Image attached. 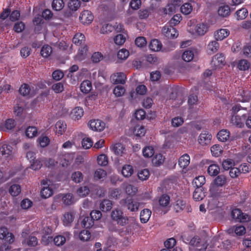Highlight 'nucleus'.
I'll list each match as a JSON object with an SVG mask.
<instances>
[{
  "instance_id": "obj_23",
  "label": "nucleus",
  "mask_w": 251,
  "mask_h": 251,
  "mask_svg": "<svg viewBox=\"0 0 251 251\" xmlns=\"http://www.w3.org/2000/svg\"><path fill=\"white\" fill-rule=\"evenodd\" d=\"M190 156L188 154L182 155L178 160V165L180 167L184 169L187 167L190 163Z\"/></svg>"
},
{
  "instance_id": "obj_45",
  "label": "nucleus",
  "mask_w": 251,
  "mask_h": 251,
  "mask_svg": "<svg viewBox=\"0 0 251 251\" xmlns=\"http://www.w3.org/2000/svg\"><path fill=\"white\" fill-rule=\"evenodd\" d=\"M142 152L143 156L146 158L152 157L154 153V149L151 146H147L145 147Z\"/></svg>"
},
{
  "instance_id": "obj_31",
  "label": "nucleus",
  "mask_w": 251,
  "mask_h": 251,
  "mask_svg": "<svg viewBox=\"0 0 251 251\" xmlns=\"http://www.w3.org/2000/svg\"><path fill=\"white\" fill-rule=\"evenodd\" d=\"M71 116L75 120H78L83 115V110L82 108L76 107L71 112Z\"/></svg>"
},
{
  "instance_id": "obj_20",
  "label": "nucleus",
  "mask_w": 251,
  "mask_h": 251,
  "mask_svg": "<svg viewBox=\"0 0 251 251\" xmlns=\"http://www.w3.org/2000/svg\"><path fill=\"white\" fill-rule=\"evenodd\" d=\"M229 234L235 233L237 235L241 236L246 233V228L244 226H233L227 229Z\"/></svg>"
},
{
  "instance_id": "obj_16",
  "label": "nucleus",
  "mask_w": 251,
  "mask_h": 251,
  "mask_svg": "<svg viewBox=\"0 0 251 251\" xmlns=\"http://www.w3.org/2000/svg\"><path fill=\"white\" fill-rule=\"evenodd\" d=\"M70 235L71 234L69 232H65L64 235L56 236L53 239V242L55 245L57 246H62L65 243L67 239H70Z\"/></svg>"
},
{
  "instance_id": "obj_35",
  "label": "nucleus",
  "mask_w": 251,
  "mask_h": 251,
  "mask_svg": "<svg viewBox=\"0 0 251 251\" xmlns=\"http://www.w3.org/2000/svg\"><path fill=\"white\" fill-rule=\"evenodd\" d=\"M85 41V36L81 33H77L75 34L73 39V43L77 46L81 45L84 43Z\"/></svg>"
},
{
  "instance_id": "obj_12",
  "label": "nucleus",
  "mask_w": 251,
  "mask_h": 251,
  "mask_svg": "<svg viewBox=\"0 0 251 251\" xmlns=\"http://www.w3.org/2000/svg\"><path fill=\"white\" fill-rule=\"evenodd\" d=\"M247 116L243 114L241 116L234 114L231 118V123L238 127H242L244 125V122L246 120Z\"/></svg>"
},
{
  "instance_id": "obj_28",
  "label": "nucleus",
  "mask_w": 251,
  "mask_h": 251,
  "mask_svg": "<svg viewBox=\"0 0 251 251\" xmlns=\"http://www.w3.org/2000/svg\"><path fill=\"white\" fill-rule=\"evenodd\" d=\"M219 48V44L217 40L212 41L207 45V52L209 54H213L216 52Z\"/></svg>"
},
{
  "instance_id": "obj_8",
  "label": "nucleus",
  "mask_w": 251,
  "mask_h": 251,
  "mask_svg": "<svg viewBox=\"0 0 251 251\" xmlns=\"http://www.w3.org/2000/svg\"><path fill=\"white\" fill-rule=\"evenodd\" d=\"M88 126L92 130L100 132L105 128V124L100 120H93L89 121Z\"/></svg>"
},
{
  "instance_id": "obj_50",
  "label": "nucleus",
  "mask_w": 251,
  "mask_h": 251,
  "mask_svg": "<svg viewBox=\"0 0 251 251\" xmlns=\"http://www.w3.org/2000/svg\"><path fill=\"white\" fill-rule=\"evenodd\" d=\"M94 225V221L91 217H85L81 222V225L83 227L88 228L92 227Z\"/></svg>"
},
{
  "instance_id": "obj_57",
  "label": "nucleus",
  "mask_w": 251,
  "mask_h": 251,
  "mask_svg": "<svg viewBox=\"0 0 251 251\" xmlns=\"http://www.w3.org/2000/svg\"><path fill=\"white\" fill-rule=\"evenodd\" d=\"M170 202V197L166 195H163L159 199V203L160 206L166 207Z\"/></svg>"
},
{
  "instance_id": "obj_22",
  "label": "nucleus",
  "mask_w": 251,
  "mask_h": 251,
  "mask_svg": "<svg viewBox=\"0 0 251 251\" xmlns=\"http://www.w3.org/2000/svg\"><path fill=\"white\" fill-rule=\"evenodd\" d=\"M112 202L109 200H104L100 204V208L103 212L110 211L112 208Z\"/></svg>"
},
{
  "instance_id": "obj_60",
  "label": "nucleus",
  "mask_w": 251,
  "mask_h": 251,
  "mask_svg": "<svg viewBox=\"0 0 251 251\" xmlns=\"http://www.w3.org/2000/svg\"><path fill=\"white\" fill-rule=\"evenodd\" d=\"M97 162L100 166H106L108 162V158L104 154H100L98 156Z\"/></svg>"
},
{
  "instance_id": "obj_36",
  "label": "nucleus",
  "mask_w": 251,
  "mask_h": 251,
  "mask_svg": "<svg viewBox=\"0 0 251 251\" xmlns=\"http://www.w3.org/2000/svg\"><path fill=\"white\" fill-rule=\"evenodd\" d=\"M73 155L72 154H66L62 156V160L60 164L63 167H67L70 165L73 160Z\"/></svg>"
},
{
  "instance_id": "obj_24",
  "label": "nucleus",
  "mask_w": 251,
  "mask_h": 251,
  "mask_svg": "<svg viewBox=\"0 0 251 251\" xmlns=\"http://www.w3.org/2000/svg\"><path fill=\"white\" fill-rule=\"evenodd\" d=\"M220 168L218 164L212 163L207 168V173L210 176H216L220 172Z\"/></svg>"
},
{
  "instance_id": "obj_30",
  "label": "nucleus",
  "mask_w": 251,
  "mask_h": 251,
  "mask_svg": "<svg viewBox=\"0 0 251 251\" xmlns=\"http://www.w3.org/2000/svg\"><path fill=\"white\" fill-rule=\"evenodd\" d=\"M178 7V3H173V2L169 4L163 9V13L165 15H171L176 12Z\"/></svg>"
},
{
  "instance_id": "obj_13",
  "label": "nucleus",
  "mask_w": 251,
  "mask_h": 251,
  "mask_svg": "<svg viewBox=\"0 0 251 251\" xmlns=\"http://www.w3.org/2000/svg\"><path fill=\"white\" fill-rule=\"evenodd\" d=\"M163 34L168 38H175L178 35L176 29L170 25V26L166 25L162 28Z\"/></svg>"
},
{
  "instance_id": "obj_44",
  "label": "nucleus",
  "mask_w": 251,
  "mask_h": 251,
  "mask_svg": "<svg viewBox=\"0 0 251 251\" xmlns=\"http://www.w3.org/2000/svg\"><path fill=\"white\" fill-rule=\"evenodd\" d=\"M112 150L116 154L121 155L124 153L125 148L122 144L117 143L112 147Z\"/></svg>"
},
{
  "instance_id": "obj_56",
  "label": "nucleus",
  "mask_w": 251,
  "mask_h": 251,
  "mask_svg": "<svg viewBox=\"0 0 251 251\" xmlns=\"http://www.w3.org/2000/svg\"><path fill=\"white\" fill-rule=\"evenodd\" d=\"M137 188L130 184H127L125 187V191L128 195L133 196L136 194L137 192Z\"/></svg>"
},
{
  "instance_id": "obj_52",
  "label": "nucleus",
  "mask_w": 251,
  "mask_h": 251,
  "mask_svg": "<svg viewBox=\"0 0 251 251\" xmlns=\"http://www.w3.org/2000/svg\"><path fill=\"white\" fill-rule=\"evenodd\" d=\"M64 6L63 0H53L52 3V8L56 11L61 10Z\"/></svg>"
},
{
  "instance_id": "obj_3",
  "label": "nucleus",
  "mask_w": 251,
  "mask_h": 251,
  "mask_svg": "<svg viewBox=\"0 0 251 251\" xmlns=\"http://www.w3.org/2000/svg\"><path fill=\"white\" fill-rule=\"evenodd\" d=\"M226 183L227 178L225 176L221 175L217 176L210 185V194L213 196H216L219 194L218 188L225 186Z\"/></svg>"
},
{
  "instance_id": "obj_2",
  "label": "nucleus",
  "mask_w": 251,
  "mask_h": 251,
  "mask_svg": "<svg viewBox=\"0 0 251 251\" xmlns=\"http://www.w3.org/2000/svg\"><path fill=\"white\" fill-rule=\"evenodd\" d=\"M111 219L118 225L123 226L128 224L129 219L122 210L115 208L111 213Z\"/></svg>"
},
{
  "instance_id": "obj_4",
  "label": "nucleus",
  "mask_w": 251,
  "mask_h": 251,
  "mask_svg": "<svg viewBox=\"0 0 251 251\" xmlns=\"http://www.w3.org/2000/svg\"><path fill=\"white\" fill-rule=\"evenodd\" d=\"M120 203L121 206L126 207L127 209L131 212L137 211L140 204V202L129 198L121 200Z\"/></svg>"
},
{
  "instance_id": "obj_49",
  "label": "nucleus",
  "mask_w": 251,
  "mask_h": 251,
  "mask_svg": "<svg viewBox=\"0 0 251 251\" xmlns=\"http://www.w3.org/2000/svg\"><path fill=\"white\" fill-rule=\"evenodd\" d=\"M71 178L72 180L75 183H79L82 181L83 176L80 172L77 171L72 174Z\"/></svg>"
},
{
  "instance_id": "obj_27",
  "label": "nucleus",
  "mask_w": 251,
  "mask_h": 251,
  "mask_svg": "<svg viewBox=\"0 0 251 251\" xmlns=\"http://www.w3.org/2000/svg\"><path fill=\"white\" fill-rule=\"evenodd\" d=\"M151 214V211L149 209H144L140 213V221L143 223H146L150 219Z\"/></svg>"
},
{
  "instance_id": "obj_48",
  "label": "nucleus",
  "mask_w": 251,
  "mask_h": 251,
  "mask_svg": "<svg viewBox=\"0 0 251 251\" xmlns=\"http://www.w3.org/2000/svg\"><path fill=\"white\" fill-rule=\"evenodd\" d=\"M192 10L193 6L189 3H184L180 8L181 12L184 15L189 14L192 12Z\"/></svg>"
},
{
  "instance_id": "obj_43",
  "label": "nucleus",
  "mask_w": 251,
  "mask_h": 251,
  "mask_svg": "<svg viewBox=\"0 0 251 251\" xmlns=\"http://www.w3.org/2000/svg\"><path fill=\"white\" fill-rule=\"evenodd\" d=\"M52 48L49 45H45L42 47L41 50V55L45 57H48L52 53Z\"/></svg>"
},
{
  "instance_id": "obj_32",
  "label": "nucleus",
  "mask_w": 251,
  "mask_h": 251,
  "mask_svg": "<svg viewBox=\"0 0 251 251\" xmlns=\"http://www.w3.org/2000/svg\"><path fill=\"white\" fill-rule=\"evenodd\" d=\"M92 89V84L89 80H84L80 84V89L81 91L85 94L88 93Z\"/></svg>"
},
{
  "instance_id": "obj_25",
  "label": "nucleus",
  "mask_w": 251,
  "mask_h": 251,
  "mask_svg": "<svg viewBox=\"0 0 251 251\" xmlns=\"http://www.w3.org/2000/svg\"><path fill=\"white\" fill-rule=\"evenodd\" d=\"M162 47L161 43L157 39L152 40L149 45L150 49L154 51H160Z\"/></svg>"
},
{
  "instance_id": "obj_34",
  "label": "nucleus",
  "mask_w": 251,
  "mask_h": 251,
  "mask_svg": "<svg viewBox=\"0 0 251 251\" xmlns=\"http://www.w3.org/2000/svg\"><path fill=\"white\" fill-rule=\"evenodd\" d=\"M229 132L226 129H222L217 134L218 140L221 142H225L229 138Z\"/></svg>"
},
{
  "instance_id": "obj_6",
  "label": "nucleus",
  "mask_w": 251,
  "mask_h": 251,
  "mask_svg": "<svg viewBox=\"0 0 251 251\" xmlns=\"http://www.w3.org/2000/svg\"><path fill=\"white\" fill-rule=\"evenodd\" d=\"M110 81L111 83L114 84H122L126 83V76L125 73L122 72H117L113 73L110 76Z\"/></svg>"
},
{
  "instance_id": "obj_1",
  "label": "nucleus",
  "mask_w": 251,
  "mask_h": 251,
  "mask_svg": "<svg viewBox=\"0 0 251 251\" xmlns=\"http://www.w3.org/2000/svg\"><path fill=\"white\" fill-rule=\"evenodd\" d=\"M188 31L195 37H201L205 35L209 31V25L205 22L197 23L194 19L189 21L187 23Z\"/></svg>"
},
{
  "instance_id": "obj_42",
  "label": "nucleus",
  "mask_w": 251,
  "mask_h": 251,
  "mask_svg": "<svg viewBox=\"0 0 251 251\" xmlns=\"http://www.w3.org/2000/svg\"><path fill=\"white\" fill-rule=\"evenodd\" d=\"M21 191V186L18 184H13L9 189V193L13 197L18 196Z\"/></svg>"
},
{
  "instance_id": "obj_17",
  "label": "nucleus",
  "mask_w": 251,
  "mask_h": 251,
  "mask_svg": "<svg viewBox=\"0 0 251 251\" xmlns=\"http://www.w3.org/2000/svg\"><path fill=\"white\" fill-rule=\"evenodd\" d=\"M229 34V31L227 29L221 28L214 32V37L217 41H222L226 38Z\"/></svg>"
},
{
  "instance_id": "obj_14",
  "label": "nucleus",
  "mask_w": 251,
  "mask_h": 251,
  "mask_svg": "<svg viewBox=\"0 0 251 251\" xmlns=\"http://www.w3.org/2000/svg\"><path fill=\"white\" fill-rule=\"evenodd\" d=\"M0 239H4L6 242L11 243L14 241V236L8 232L6 228L1 227L0 228Z\"/></svg>"
},
{
  "instance_id": "obj_39",
  "label": "nucleus",
  "mask_w": 251,
  "mask_h": 251,
  "mask_svg": "<svg viewBox=\"0 0 251 251\" xmlns=\"http://www.w3.org/2000/svg\"><path fill=\"white\" fill-rule=\"evenodd\" d=\"M194 56V50H185L182 54V58L186 62L192 61Z\"/></svg>"
},
{
  "instance_id": "obj_10",
  "label": "nucleus",
  "mask_w": 251,
  "mask_h": 251,
  "mask_svg": "<svg viewBox=\"0 0 251 251\" xmlns=\"http://www.w3.org/2000/svg\"><path fill=\"white\" fill-rule=\"evenodd\" d=\"M225 64V58L222 53L215 55L211 61V65L215 69L220 68Z\"/></svg>"
},
{
  "instance_id": "obj_33",
  "label": "nucleus",
  "mask_w": 251,
  "mask_h": 251,
  "mask_svg": "<svg viewBox=\"0 0 251 251\" xmlns=\"http://www.w3.org/2000/svg\"><path fill=\"white\" fill-rule=\"evenodd\" d=\"M194 199L196 201H200L205 197L204 192L202 188H196L193 193V195Z\"/></svg>"
},
{
  "instance_id": "obj_37",
  "label": "nucleus",
  "mask_w": 251,
  "mask_h": 251,
  "mask_svg": "<svg viewBox=\"0 0 251 251\" xmlns=\"http://www.w3.org/2000/svg\"><path fill=\"white\" fill-rule=\"evenodd\" d=\"M230 13V8L228 5H223L219 7L218 13L222 17H226L229 15Z\"/></svg>"
},
{
  "instance_id": "obj_26",
  "label": "nucleus",
  "mask_w": 251,
  "mask_h": 251,
  "mask_svg": "<svg viewBox=\"0 0 251 251\" xmlns=\"http://www.w3.org/2000/svg\"><path fill=\"white\" fill-rule=\"evenodd\" d=\"M66 129V124L61 121H58L55 124V132L58 135L63 134Z\"/></svg>"
},
{
  "instance_id": "obj_29",
  "label": "nucleus",
  "mask_w": 251,
  "mask_h": 251,
  "mask_svg": "<svg viewBox=\"0 0 251 251\" xmlns=\"http://www.w3.org/2000/svg\"><path fill=\"white\" fill-rule=\"evenodd\" d=\"M23 244L29 247H34L37 245L38 241L35 236H29L22 242Z\"/></svg>"
},
{
  "instance_id": "obj_40",
  "label": "nucleus",
  "mask_w": 251,
  "mask_h": 251,
  "mask_svg": "<svg viewBox=\"0 0 251 251\" xmlns=\"http://www.w3.org/2000/svg\"><path fill=\"white\" fill-rule=\"evenodd\" d=\"M205 183V177L203 176H200L196 177L193 181V184L197 188H201V186Z\"/></svg>"
},
{
  "instance_id": "obj_63",
  "label": "nucleus",
  "mask_w": 251,
  "mask_h": 251,
  "mask_svg": "<svg viewBox=\"0 0 251 251\" xmlns=\"http://www.w3.org/2000/svg\"><path fill=\"white\" fill-rule=\"evenodd\" d=\"M164 157L161 154H156L152 159V163L156 166H158L163 163Z\"/></svg>"
},
{
  "instance_id": "obj_18",
  "label": "nucleus",
  "mask_w": 251,
  "mask_h": 251,
  "mask_svg": "<svg viewBox=\"0 0 251 251\" xmlns=\"http://www.w3.org/2000/svg\"><path fill=\"white\" fill-rule=\"evenodd\" d=\"M212 139V135L208 132L201 133L199 137L198 142L201 145L209 144Z\"/></svg>"
},
{
  "instance_id": "obj_54",
  "label": "nucleus",
  "mask_w": 251,
  "mask_h": 251,
  "mask_svg": "<svg viewBox=\"0 0 251 251\" xmlns=\"http://www.w3.org/2000/svg\"><path fill=\"white\" fill-rule=\"evenodd\" d=\"M126 92L125 88L122 86H117L113 90V94L117 97H120L124 95Z\"/></svg>"
},
{
  "instance_id": "obj_61",
  "label": "nucleus",
  "mask_w": 251,
  "mask_h": 251,
  "mask_svg": "<svg viewBox=\"0 0 251 251\" xmlns=\"http://www.w3.org/2000/svg\"><path fill=\"white\" fill-rule=\"evenodd\" d=\"M80 5V1L78 0H71L68 3L69 8L73 11L77 10Z\"/></svg>"
},
{
  "instance_id": "obj_55",
  "label": "nucleus",
  "mask_w": 251,
  "mask_h": 251,
  "mask_svg": "<svg viewBox=\"0 0 251 251\" xmlns=\"http://www.w3.org/2000/svg\"><path fill=\"white\" fill-rule=\"evenodd\" d=\"M91 237V233L87 230H83L79 234V238L82 241H87Z\"/></svg>"
},
{
  "instance_id": "obj_7",
  "label": "nucleus",
  "mask_w": 251,
  "mask_h": 251,
  "mask_svg": "<svg viewBox=\"0 0 251 251\" xmlns=\"http://www.w3.org/2000/svg\"><path fill=\"white\" fill-rule=\"evenodd\" d=\"M232 219L236 220L240 222H245L249 220V216L242 212L239 209H233L231 213Z\"/></svg>"
},
{
  "instance_id": "obj_15",
  "label": "nucleus",
  "mask_w": 251,
  "mask_h": 251,
  "mask_svg": "<svg viewBox=\"0 0 251 251\" xmlns=\"http://www.w3.org/2000/svg\"><path fill=\"white\" fill-rule=\"evenodd\" d=\"M75 214L73 211L65 212L63 215L62 220L65 226H70L74 221Z\"/></svg>"
},
{
  "instance_id": "obj_5",
  "label": "nucleus",
  "mask_w": 251,
  "mask_h": 251,
  "mask_svg": "<svg viewBox=\"0 0 251 251\" xmlns=\"http://www.w3.org/2000/svg\"><path fill=\"white\" fill-rule=\"evenodd\" d=\"M43 186L41 191V197L47 199L53 194V185L49 180H44L42 182Z\"/></svg>"
},
{
  "instance_id": "obj_53",
  "label": "nucleus",
  "mask_w": 251,
  "mask_h": 251,
  "mask_svg": "<svg viewBox=\"0 0 251 251\" xmlns=\"http://www.w3.org/2000/svg\"><path fill=\"white\" fill-rule=\"evenodd\" d=\"M37 134V130L34 126H29L27 128L25 131L26 136L30 138L36 136Z\"/></svg>"
},
{
  "instance_id": "obj_64",
  "label": "nucleus",
  "mask_w": 251,
  "mask_h": 251,
  "mask_svg": "<svg viewBox=\"0 0 251 251\" xmlns=\"http://www.w3.org/2000/svg\"><path fill=\"white\" fill-rule=\"evenodd\" d=\"M89 189L86 186H83L80 187L77 190V194L80 197H84L87 196L89 193Z\"/></svg>"
},
{
  "instance_id": "obj_62",
  "label": "nucleus",
  "mask_w": 251,
  "mask_h": 251,
  "mask_svg": "<svg viewBox=\"0 0 251 251\" xmlns=\"http://www.w3.org/2000/svg\"><path fill=\"white\" fill-rule=\"evenodd\" d=\"M106 176V172L101 169H98L95 172L94 177L96 179H102L105 178Z\"/></svg>"
},
{
  "instance_id": "obj_38",
  "label": "nucleus",
  "mask_w": 251,
  "mask_h": 251,
  "mask_svg": "<svg viewBox=\"0 0 251 251\" xmlns=\"http://www.w3.org/2000/svg\"><path fill=\"white\" fill-rule=\"evenodd\" d=\"M133 173L132 167L130 165H125L122 168V174L126 177L130 176Z\"/></svg>"
},
{
  "instance_id": "obj_59",
  "label": "nucleus",
  "mask_w": 251,
  "mask_h": 251,
  "mask_svg": "<svg viewBox=\"0 0 251 251\" xmlns=\"http://www.w3.org/2000/svg\"><path fill=\"white\" fill-rule=\"evenodd\" d=\"M146 130L142 126L137 125L134 128V133L137 136H142L145 135Z\"/></svg>"
},
{
  "instance_id": "obj_19",
  "label": "nucleus",
  "mask_w": 251,
  "mask_h": 251,
  "mask_svg": "<svg viewBox=\"0 0 251 251\" xmlns=\"http://www.w3.org/2000/svg\"><path fill=\"white\" fill-rule=\"evenodd\" d=\"M58 197L61 198L63 203L66 205H70L75 201L73 194L71 193L60 195Z\"/></svg>"
},
{
  "instance_id": "obj_51",
  "label": "nucleus",
  "mask_w": 251,
  "mask_h": 251,
  "mask_svg": "<svg viewBox=\"0 0 251 251\" xmlns=\"http://www.w3.org/2000/svg\"><path fill=\"white\" fill-rule=\"evenodd\" d=\"M150 176V172L148 169H143L139 171L138 177L142 181L146 180Z\"/></svg>"
},
{
  "instance_id": "obj_58",
  "label": "nucleus",
  "mask_w": 251,
  "mask_h": 251,
  "mask_svg": "<svg viewBox=\"0 0 251 251\" xmlns=\"http://www.w3.org/2000/svg\"><path fill=\"white\" fill-rule=\"evenodd\" d=\"M250 67V63L246 59H242L239 61L238 64V68L241 71L248 70Z\"/></svg>"
},
{
  "instance_id": "obj_47",
  "label": "nucleus",
  "mask_w": 251,
  "mask_h": 251,
  "mask_svg": "<svg viewBox=\"0 0 251 251\" xmlns=\"http://www.w3.org/2000/svg\"><path fill=\"white\" fill-rule=\"evenodd\" d=\"M248 14V11L247 9L245 8H242L237 10L236 12L237 19L238 20L244 19L247 16Z\"/></svg>"
},
{
  "instance_id": "obj_9",
  "label": "nucleus",
  "mask_w": 251,
  "mask_h": 251,
  "mask_svg": "<svg viewBox=\"0 0 251 251\" xmlns=\"http://www.w3.org/2000/svg\"><path fill=\"white\" fill-rule=\"evenodd\" d=\"M190 244L191 246L190 248V251H193L195 248L199 251H204L206 248L205 245L201 243V240L198 237L193 238L190 242Z\"/></svg>"
},
{
  "instance_id": "obj_41",
  "label": "nucleus",
  "mask_w": 251,
  "mask_h": 251,
  "mask_svg": "<svg viewBox=\"0 0 251 251\" xmlns=\"http://www.w3.org/2000/svg\"><path fill=\"white\" fill-rule=\"evenodd\" d=\"M235 166L234 161L231 159H226L224 160L222 163L223 169L225 171L230 170Z\"/></svg>"
},
{
  "instance_id": "obj_21",
  "label": "nucleus",
  "mask_w": 251,
  "mask_h": 251,
  "mask_svg": "<svg viewBox=\"0 0 251 251\" xmlns=\"http://www.w3.org/2000/svg\"><path fill=\"white\" fill-rule=\"evenodd\" d=\"M12 147L6 144L2 145L0 148V152L2 156L4 158L10 157L12 154Z\"/></svg>"
},
{
  "instance_id": "obj_11",
  "label": "nucleus",
  "mask_w": 251,
  "mask_h": 251,
  "mask_svg": "<svg viewBox=\"0 0 251 251\" xmlns=\"http://www.w3.org/2000/svg\"><path fill=\"white\" fill-rule=\"evenodd\" d=\"M80 22L84 25L90 24L94 20V16L89 10H84L79 16Z\"/></svg>"
},
{
  "instance_id": "obj_46",
  "label": "nucleus",
  "mask_w": 251,
  "mask_h": 251,
  "mask_svg": "<svg viewBox=\"0 0 251 251\" xmlns=\"http://www.w3.org/2000/svg\"><path fill=\"white\" fill-rule=\"evenodd\" d=\"M223 151L222 147L219 145H215L211 148L212 154L215 157H218L220 155Z\"/></svg>"
}]
</instances>
